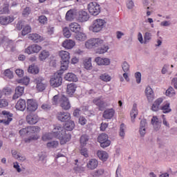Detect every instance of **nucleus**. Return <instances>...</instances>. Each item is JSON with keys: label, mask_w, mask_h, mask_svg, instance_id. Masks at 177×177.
I'll use <instances>...</instances> for the list:
<instances>
[{"label": "nucleus", "mask_w": 177, "mask_h": 177, "mask_svg": "<svg viewBox=\"0 0 177 177\" xmlns=\"http://www.w3.org/2000/svg\"><path fill=\"white\" fill-rule=\"evenodd\" d=\"M86 48L87 49H92V48H97L96 53L99 55H103L109 50V46L103 44V40L100 38L90 39L85 43Z\"/></svg>", "instance_id": "f257e3e1"}, {"label": "nucleus", "mask_w": 177, "mask_h": 177, "mask_svg": "<svg viewBox=\"0 0 177 177\" xmlns=\"http://www.w3.org/2000/svg\"><path fill=\"white\" fill-rule=\"evenodd\" d=\"M53 133L55 138L59 139L61 145H66L71 140V134L66 133V129L60 125L54 126Z\"/></svg>", "instance_id": "f03ea898"}, {"label": "nucleus", "mask_w": 177, "mask_h": 177, "mask_svg": "<svg viewBox=\"0 0 177 177\" xmlns=\"http://www.w3.org/2000/svg\"><path fill=\"white\" fill-rule=\"evenodd\" d=\"M63 73H64V70L61 69L55 73L50 78V84L53 88H57L62 85L63 82V78L62 77Z\"/></svg>", "instance_id": "7ed1b4c3"}, {"label": "nucleus", "mask_w": 177, "mask_h": 177, "mask_svg": "<svg viewBox=\"0 0 177 177\" xmlns=\"http://www.w3.org/2000/svg\"><path fill=\"white\" fill-rule=\"evenodd\" d=\"M59 57H61V70L66 71L68 68L70 64V53L67 51H59Z\"/></svg>", "instance_id": "20e7f679"}, {"label": "nucleus", "mask_w": 177, "mask_h": 177, "mask_svg": "<svg viewBox=\"0 0 177 177\" xmlns=\"http://www.w3.org/2000/svg\"><path fill=\"white\" fill-rule=\"evenodd\" d=\"M104 27H106V21L98 19L93 21V24L90 26V30L93 32H100Z\"/></svg>", "instance_id": "39448f33"}, {"label": "nucleus", "mask_w": 177, "mask_h": 177, "mask_svg": "<svg viewBox=\"0 0 177 177\" xmlns=\"http://www.w3.org/2000/svg\"><path fill=\"white\" fill-rule=\"evenodd\" d=\"M33 82L36 84V88L39 92H42L46 88V81H45L43 77L39 76L35 77Z\"/></svg>", "instance_id": "423d86ee"}, {"label": "nucleus", "mask_w": 177, "mask_h": 177, "mask_svg": "<svg viewBox=\"0 0 177 177\" xmlns=\"http://www.w3.org/2000/svg\"><path fill=\"white\" fill-rule=\"evenodd\" d=\"M97 142L100 143V146L102 149H106L111 145V141L109 140V136L106 133H101L97 138Z\"/></svg>", "instance_id": "0eeeda50"}, {"label": "nucleus", "mask_w": 177, "mask_h": 177, "mask_svg": "<svg viewBox=\"0 0 177 177\" xmlns=\"http://www.w3.org/2000/svg\"><path fill=\"white\" fill-rule=\"evenodd\" d=\"M88 9L89 13L93 16H97L100 13V5L97 4V3H90L88 5Z\"/></svg>", "instance_id": "6e6552de"}, {"label": "nucleus", "mask_w": 177, "mask_h": 177, "mask_svg": "<svg viewBox=\"0 0 177 177\" xmlns=\"http://www.w3.org/2000/svg\"><path fill=\"white\" fill-rule=\"evenodd\" d=\"M3 114V118L0 120V124H3V125H9L10 124L11 121L13 120L12 117H13V114L10 113V112L8 111H2Z\"/></svg>", "instance_id": "1a4fd4ad"}, {"label": "nucleus", "mask_w": 177, "mask_h": 177, "mask_svg": "<svg viewBox=\"0 0 177 177\" xmlns=\"http://www.w3.org/2000/svg\"><path fill=\"white\" fill-rule=\"evenodd\" d=\"M59 104L63 110H70V109H71L70 101L65 95H62L59 98Z\"/></svg>", "instance_id": "9d476101"}, {"label": "nucleus", "mask_w": 177, "mask_h": 177, "mask_svg": "<svg viewBox=\"0 0 177 177\" xmlns=\"http://www.w3.org/2000/svg\"><path fill=\"white\" fill-rule=\"evenodd\" d=\"M28 111H35L38 109V102L34 99H29L27 100Z\"/></svg>", "instance_id": "9b49d317"}, {"label": "nucleus", "mask_w": 177, "mask_h": 177, "mask_svg": "<svg viewBox=\"0 0 177 177\" xmlns=\"http://www.w3.org/2000/svg\"><path fill=\"white\" fill-rule=\"evenodd\" d=\"M38 121H39V118H38L37 115L32 113H29L26 116V122L29 125H35Z\"/></svg>", "instance_id": "f8f14e48"}, {"label": "nucleus", "mask_w": 177, "mask_h": 177, "mask_svg": "<svg viewBox=\"0 0 177 177\" xmlns=\"http://www.w3.org/2000/svg\"><path fill=\"white\" fill-rule=\"evenodd\" d=\"M42 49V47L41 46H39L38 44H32L30 46H28L26 50V53H28V55H31V53H38L39 50Z\"/></svg>", "instance_id": "ddd939ff"}, {"label": "nucleus", "mask_w": 177, "mask_h": 177, "mask_svg": "<svg viewBox=\"0 0 177 177\" xmlns=\"http://www.w3.org/2000/svg\"><path fill=\"white\" fill-rule=\"evenodd\" d=\"M57 117L59 121L67 122V121H70L71 115L68 112H59Z\"/></svg>", "instance_id": "4468645a"}, {"label": "nucleus", "mask_w": 177, "mask_h": 177, "mask_svg": "<svg viewBox=\"0 0 177 177\" xmlns=\"http://www.w3.org/2000/svg\"><path fill=\"white\" fill-rule=\"evenodd\" d=\"M77 20L80 23H84V21H88L89 20V15L86 11H80L77 17Z\"/></svg>", "instance_id": "2eb2a0df"}, {"label": "nucleus", "mask_w": 177, "mask_h": 177, "mask_svg": "<svg viewBox=\"0 0 177 177\" xmlns=\"http://www.w3.org/2000/svg\"><path fill=\"white\" fill-rule=\"evenodd\" d=\"M93 103H94V104L99 107V110L100 111H103V110H104V109H106V106H107L106 102L99 98L94 99L93 100Z\"/></svg>", "instance_id": "dca6fc26"}, {"label": "nucleus", "mask_w": 177, "mask_h": 177, "mask_svg": "<svg viewBox=\"0 0 177 177\" xmlns=\"http://www.w3.org/2000/svg\"><path fill=\"white\" fill-rule=\"evenodd\" d=\"M95 62L98 66H109L110 64V59L109 58L97 57L95 59Z\"/></svg>", "instance_id": "f3484780"}, {"label": "nucleus", "mask_w": 177, "mask_h": 177, "mask_svg": "<svg viewBox=\"0 0 177 177\" xmlns=\"http://www.w3.org/2000/svg\"><path fill=\"white\" fill-rule=\"evenodd\" d=\"M145 94L148 99V102H151L154 100V91H153V88L148 86L145 89Z\"/></svg>", "instance_id": "a211bd4d"}, {"label": "nucleus", "mask_w": 177, "mask_h": 177, "mask_svg": "<svg viewBox=\"0 0 177 177\" xmlns=\"http://www.w3.org/2000/svg\"><path fill=\"white\" fill-rule=\"evenodd\" d=\"M147 127V121L146 120V119H142L140 121V136H145V135H146V128Z\"/></svg>", "instance_id": "6ab92c4d"}, {"label": "nucleus", "mask_w": 177, "mask_h": 177, "mask_svg": "<svg viewBox=\"0 0 177 177\" xmlns=\"http://www.w3.org/2000/svg\"><path fill=\"white\" fill-rule=\"evenodd\" d=\"M162 98H158L152 104L151 110L152 111H158V110H161V103L163 102Z\"/></svg>", "instance_id": "aec40b11"}, {"label": "nucleus", "mask_w": 177, "mask_h": 177, "mask_svg": "<svg viewBox=\"0 0 177 177\" xmlns=\"http://www.w3.org/2000/svg\"><path fill=\"white\" fill-rule=\"evenodd\" d=\"M97 165H99V162L96 159H90L88 162L86 163V167L88 169H95L97 168Z\"/></svg>", "instance_id": "412c9836"}, {"label": "nucleus", "mask_w": 177, "mask_h": 177, "mask_svg": "<svg viewBox=\"0 0 177 177\" xmlns=\"http://www.w3.org/2000/svg\"><path fill=\"white\" fill-rule=\"evenodd\" d=\"M14 20H15V19L13 18V17L2 16V17H0V24H2L3 26H6V25L9 24V23L13 22Z\"/></svg>", "instance_id": "4be33fe9"}, {"label": "nucleus", "mask_w": 177, "mask_h": 177, "mask_svg": "<svg viewBox=\"0 0 177 177\" xmlns=\"http://www.w3.org/2000/svg\"><path fill=\"white\" fill-rule=\"evenodd\" d=\"M62 46L66 49H73L75 46V41L71 39H66L63 41Z\"/></svg>", "instance_id": "5701e85b"}, {"label": "nucleus", "mask_w": 177, "mask_h": 177, "mask_svg": "<svg viewBox=\"0 0 177 177\" xmlns=\"http://www.w3.org/2000/svg\"><path fill=\"white\" fill-rule=\"evenodd\" d=\"M114 109H106L104 111L102 117L103 118H105V120H111L113 117H114Z\"/></svg>", "instance_id": "b1692460"}, {"label": "nucleus", "mask_w": 177, "mask_h": 177, "mask_svg": "<svg viewBox=\"0 0 177 177\" xmlns=\"http://www.w3.org/2000/svg\"><path fill=\"white\" fill-rule=\"evenodd\" d=\"M23 93H24V86H17L15 88V93L14 94L12 99H18V97L23 95Z\"/></svg>", "instance_id": "393cba45"}, {"label": "nucleus", "mask_w": 177, "mask_h": 177, "mask_svg": "<svg viewBox=\"0 0 177 177\" xmlns=\"http://www.w3.org/2000/svg\"><path fill=\"white\" fill-rule=\"evenodd\" d=\"M151 122L153 126L155 131H158L160 128H161V122L158 120V118H157V116H153L151 119Z\"/></svg>", "instance_id": "a878e982"}, {"label": "nucleus", "mask_w": 177, "mask_h": 177, "mask_svg": "<svg viewBox=\"0 0 177 177\" xmlns=\"http://www.w3.org/2000/svg\"><path fill=\"white\" fill-rule=\"evenodd\" d=\"M64 80L66 81L77 82V81H78V77H77V75L73 73H68L65 75Z\"/></svg>", "instance_id": "bb28decb"}, {"label": "nucleus", "mask_w": 177, "mask_h": 177, "mask_svg": "<svg viewBox=\"0 0 177 177\" xmlns=\"http://www.w3.org/2000/svg\"><path fill=\"white\" fill-rule=\"evenodd\" d=\"M50 56V53L48 50H43L39 54V60H40V62H45Z\"/></svg>", "instance_id": "cd10ccee"}, {"label": "nucleus", "mask_w": 177, "mask_h": 177, "mask_svg": "<svg viewBox=\"0 0 177 177\" xmlns=\"http://www.w3.org/2000/svg\"><path fill=\"white\" fill-rule=\"evenodd\" d=\"M70 30L72 32L77 34L81 31V25L78 24L77 22H73L70 24Z\"/></svg>", "instance_id": "c85d7f7f"}, {"label": "nucleus", "mask_w": 177, "mask_h": 177, "mask_svg": "<svg viewBox=\"0 0 177 177\" xmlns=\"http://www.w3.org/2000/svg\"><path fill=\"white\" fill-rule=\"evenodd\" d=\"M28 39H30V41H33V42L38 43L42 41V37H41V35L37 33H31L28 35Z\"/></svg>", "instance_id": "c756f323"}, {"label": "nucleus", "mask_w": 177, "mask_h": 177, "mask_svg": "<svg viewBox=\"0 0 177 177\" xmlns=\"http://www.w3.org/2000/svg\"><path fill=\"white\" fill-rule=\"evenodd\" d=\"M15 107L17 110H20L21 111H24L27 106L26 105V100H19L16 105Z\"/></svg>", "instance_id": "7c9ffc66"}, {"label": "nucleus", "mask_w": 177, "mask_h": 177, "mask_svg": "<svg viewBox=\"0 0 177 177\" xmlns=\"http://www.w3.org/2000/svg\"><path fill=\"white\" fill-rule=\"evenodd\" d=\"M77 89V86L74 83H71L67 85V89L66 93L68 95H70V96L74 95V93L75 92Z\"/></svg>", "instance_id": "2f4dec72"}, {"label": "nucleus", "mask_w": 177, "mask_h": 177, "mask_svg": "<svg viewBox=\"0 0 177 177\" xmlns=\"http://www.w3.org/2000/svg\"><path fill=\"white\" fill-rule=\"evenodd\" d=\"M97 156L102 161H107L109 159V153L104 151H98Z\"/></svg>", "instance_id": "473e14b6"}, {"label": "nucleus", "mask_w": 177, "mask_h": 177, "mask_svg": "<svg viewBox=\"0 0 177 177\" xmlns=\"http://www.w3.org/2000/svg\"><path fill=\"white\" fill-rule=\"evenodd\" d=\"M138 113V108L136 107V104H134L133 106V109L130 113L132 122H135V118H136Z\"/></svg>", "instance_id": "72a5a7b5"}, {"label": "nucleus", "mask_w": 177, "mask_h": 177, "mask_svg": "<svg viewBox=\"0 0 177 177\" xmlns=\"http://www.w3.org/2000/svg\"><path fill=\"white\" fill-rule=\"evenodd\" d=\"M83 64L86 70H92V59L88 58L83 60Z\"/></svg>", "instance_id": "f704fd0d"}, {"label": "nucleus", "mask_w": 177, "mask_h": 177, "mask_svg": "<svg viewBox=\"0 0 177 177\" xmlns=\"http://www.w3.org/2000/svg\"><path fill=\"white\" fill-rule=\"evenodd\" d=\"M74 127H75L74 121L69 120L65 124V131H73V129H74Z\"/></svg>", "instance_id": "c9c22d12"}, {"label": "nucleus", "mask_w": 177, "mask_h": 177, "mask_svg": "<svg viewBox=\"0 0 177 177\" xmlns=\"http://www.w3.org/2000/svg\"><path fill=\"white\" fill-rule=\"evenodd\" d=\"M75 38L77 41H84L86 40V35L84 32H77Z\"/></svg>", "instance_id": "e433bc0d"}, {"label": "nucleus", "mask_w": 177, "mask_h": 177, "mask_svg": "<svg viewBox=\"0 0 177 177\" xmlns=\"http://www.w3.org/2000/svg\"><path fill=\"white\" fill-rule=\"evenodd\" d=\"M160 110H162V113H164L165 114L171 113V111H172V109H171V108L169 107V103H166L165 105L162 106Z\"/></svg>", "instance_id": "4c0bfd02"}, {"label": "nucleus", "mask_w": 177, "mask_h": 177, "mask_svg": "<svg viewBox=\"0 0 177 177\" xmlns=\"http://www.w3.org/2000/svg\"><path fill=\"white\" fill-rule=\"evenodd\" d=\"M80 140L81 146H86V143L88 142V140H89V136L87 135H83L80 137Z\"/></svg>", "instance_id": "58836bf2"}, {"label": "nucleus", "mask_w": 177, "mask_h": 177, "mask_svg": "<svg viewBox=\"0 0 177 177\" xmlns=\"http://www.w3.org/2000/svg\"><path fill=\"white\" fill-rule=\"evenodd\" d=\"M28 73H30V74H38L39 69L35 66H30L28 68Z\"/></svg>", "instance_id": "ea45409f"}, {"label": "nucleus", "mask_w": 177, "mask_h": 177, "mask_svg": "<svg viewBox=\"0 0 177 177\" xmlns=\"http://www.w3.org/2000/svg\"><path fill=\"white\" fill-rule=\"evenodd\" d=\"M46 146L48 149H56L59 146V142L50 141L47 142Z\"/></svg>", "instance_id": "a19ab883"}, {"label": "nucleus", "mask_w": 177, "mask_h": 177, "mask_svg": "<svg viewBox=\"0 0 177 177\" xmlns=\"http://www.w3.org/2000/svg\"><path fill=\"white\" fill-rule=\"evenodd\" d=\"M28 129H29V133H37V132H39L40 128L37 126H30L28 127Z\"/></svg>", "instance_id": "79ce46f5"}, {"label": "nucleus", "mask_w": 177, "mask_h": 177, "mask_svg": "<svg viewBox=\"0 0 177 177\" xmlns=\"http://www.w3.org/2000/svg\"><path fill=\"white\" fill-rule=\"evenodd\" d=\"M166 96H169V97H172L175 96V90L172 86H169V89H167L165 92Z\"/></svg>", "instance_id": "37998d69"}, {"label": "nucleus", "mask_w": 177, "mask_h": 177, "mask_svg": "<svg viewBox=\"0 0 177 177\" xmlns=\"http://www.w3.org/2000/svg\"><path fill=\"white\" fill-rule=\"evenodd\" d=\"M103 174H104V169H100L94 171L92 173V176H93V177H99V176H102V175H103Z\"/></svg>", "instance_id": "c03bdc74"}, {"label": "nucleus", "mask_w": 177, "mask_h": 177, "mask_svg": "<svg viewBox=\"0 0 177 177\" xmlns=\"http://www.w3.org/2000/svg\"><path fill=\"white\" fill-rule=\"evenodd\" d=\"M100 79L102 81H104V82H109V81H111V77L106 73H104L100 76Z\"/></svg>", "instance_id": "a18cd8bd"}, {"label": "nucleus", "mask_w": 177, "mask_h": 177, "mask_svg": "<svg viewBox=\"0 0 177 177\" xmlns=\"http://www.w3.org/2000/svg\"><path fill=\"white\" fill-rule=\"evenodd\" d=\"M74 19V11L70 10L66 12V19L68 21H71Z\"/></svg>", "instance_id": "49530a36"}, {"label": "nucleus", "mask_w": 177, "mask_h": 177, "mask_svg": "<svg viewBox=\"0 0 177 177\" xmlns=\"http://www.w3.org/2000/svg\"><path fill=\"white\" fill-rule=\"evenodd\" d=\"M29 32H31V26L27 25L24 27L21 31V35H27V34H29Z\"/></svg>", "instance_id": "de8ad7c7"}, {"label": "nucleus", "mask_w": 177, "mask_h": 177, "mask_svg": "<svg viewBox=\"0 0 177 177\" xmlns=\"http://www.w3.org/2000/svg\"><path fill=\"white\" fill-rule=\"evenodd\" d=\"M19 84H23L24 85H28L30 84V77H24L23 79H20L18 81Z\"/></svg>", "instance_id": "09e8293b"}, {"label": "nucleus", "mask_w": 177, "mask_h": 177, "mask_svg": "<svg viewBox=\"0 0 177 177\" xmlns=\"http://www.w3.org/2000/svg\"><path fill=\"white\" fill-rule=\"evenodd\" d=\"M151 33L148 32H145L144 35V44H147V42H149L150 39H151Z\"/></svg>", "instance_id": "8fccbe9b"}, {"label": "nucleus", "mask_w": 177, "mask_h": 177, "mask_svg": "<svg viewBox=\"0 0 177 177\" xmlns=\"http://www.w3.org/2000/svg\"><path fill=\"white\" fill-rule=\"evenodd\" d=\"M119 135L121 138H124V136H125V124H124V123L120 124Z\"/></svg>", "instance_id": "3c124183"}, {"label": "nucleus", "mask_w": 177, "mask_h": 177, "mask_svg": "<svg viewBox=\"0 0 177 177\" xmlns=\"http://www.w3.org/2000/svg\"><path fill=\"white\" fill-rule=\"evenodd\" d=\"M4 75L5 77H7L8 78H9V80H12V78H13V72L10 71V69H6L4 71Z\"/></svg>", "instance_id": "603ef678"}, {"label": "nucleus", "mask_w": 177, "mask_h": 177, "mask_svg": "<svg viewBox=\"0 0 177 177\" xmlns=\"http://www.w3.org/2000/svg\"><path fill=\"white\" fill-rule=\"evenodd\" d=\"M80 153L82 156H84L85 158H88L89 157V153H88V149L85 147H83L80 149Z\"/></svg>", "instance_id": "864d4df0"}, {"label": "nucleus", "mask_w": 177, "mask_h": 177, "mask_svg": "<svg viewBox=\"0 0 177 177\" xmlns=\"http://www.w3.org/2000/svg\"><path fill=\"white\" fill-rule=\"evenodd\" d=\"M30 13H31V8L30 7L25 8L22 12V15L24 17H27Z\"/></svg>", "instance_id": "5fc2aeb1"}, {"label": "nucleus", "mask_w": 177, "mask_h": 177, "mask_svg": "<svg viewBox=\"0 0 177 177\" xmlns=\"http://www.w3.org/2000/svg\"><path fill=\"white\" fill-rule=\"evenodd\" d=\"M122 68L124 73H128V71H129V64L127 62L122 63Z\"/></svg>", "instance_id": "6e6d98bb"}, {"label": "nucleus", "mask_w": 177, "mask_h": 177, "mask_svg": "<svg viewBox=\"0 0 177 177\" xmlns=\"http://www.w3.org/2000/svg\"><path fill=\"white\" fill-rule=\"evenodd\" d=\"M23 27H24V21L21 20L18 21V22L16 24L17 30L20 31V30L23 29Z\"/></svg>", "instance_id": "4d7b16f0"}, {"label": "nucleus", "mask_w": 177, "mask_h": 177, "mask_svg": "<svg viewBox=\"0 0 177 177\" xmlns=\"http://www.w3.org/2000/svg\"><path fill=\"white\" fill-rule=\"evenodd\" d=\"M38 20L41 24H46L48 23V18H46L45 15H41L39 17Z\"/></svg>", "instance_id": "13d9d810"}, {"label": "nucleus", "mask_w": 177, "mask_h": 177, "mask_svg": "<svg viewBox=\"0 0 177 177\" xmlns=\"http://www.w3.org/2000/svg\"><path fill=\"white\" fill-rule=\"evenodd\" d=\"M19 134L21 136L27 135V134L30 135V129H28V127H27L26 128L21 129L19 131Z\"/></svg>", "instance_id": "bf43d9fd"}, {"label": "nucleus", "mask_w": 177, "mask_h": 177, "mask_svg": "<svg viewBox=\"0 0 177 177\" xmlns=\"http://www.w3.org/2000/svg\"><path fill=\"white\" fill-rule=\"evenodd\" d=\"M64 36L66 37V38H70L71 37V32H70V30H68V28H64L63 29Z\"/></svg>", "instance_id": "052dcab7"}, {"label": "nucleus", "mask_w": 177, "mask_h": 177, "mask_svg": "<svg viewBox=\"0 0 177 177\" xmlns=\"http://www.w3.org/2000/svg\"><path fill=\"white\" fill-rule=\"evenodd\" d=\"M135 77L137 84H140V81H142V73H140V72H136L135 73Z\"/></svg>", "instance_id": "680f3d73"}, {"label": "nucleus", "mask_w": 177, "mask_h": 177, "mask_svg": "<svg viewBox=\"0 0 177 177\" xmlns=\"http://www.w3.org/2000/svg\"><path fill=\"white\" fill-rule=\"evenodd\" d=\"M8 103V101L5 99L0 100V109L2 107H6Z\"/></svg>", "instance_id": "e2e57ef3"}, {"label": "nucleus", "mask_w": 177, "mask_h": 177, "mask_svg": "<svg viewBox=\"0 0 177 177\" xmlns=\"http://www.w3.org/2000/svg\"><path fill=\"white\" fill-rule=\"evenodd\" d=\"M127 8L129 9H133V6H135V4L133 3V1L132 0H128L127 3Z\"/></svg>", "instance_id": "0e129e2a"}, {"label": "nucleus", "mask_w": 177, "mask_h": 177, "mask_svg": "<svg viewBox=\"0 0 177 177\" xmlns=\"http://www.w3.org/2000/svg\"><path fill=\"white\" fill-rule=\"evenodd\" d=\"M15 73L17 74V75H18V77H23L24 71L21 69H17L15 71Z\"/></svg>", "instance_id": "69168bd1"}, {"label": "nucleus", "mask_w": 177, "mask_h": 177, "mask_svg": "<svg viewBox=\"0 0 177 177\" xmlns=\"http://www.w3.org/2000/svg\"><path fill=\"white\" fill-rule=\"evenodd\" d=\"M59 102V95H56L53 97V104L56 105Z\"/></svg>", "instance_id": "338daca9"}, {"label": "nucleus", "mask_w": 177, "mask_h": 177, "mask_svg": "<svg viewBox=\"0 0 177 177\" xmlns=\"http://www.w3.org/2000/svg\"><path fill=\"white\" fill-rule=\"evenodd\" d=\"M116 177H121V167L120 166L118 167L115 173Z\"/></svg>", "instance_id": "774afa93"}]
</instances>
